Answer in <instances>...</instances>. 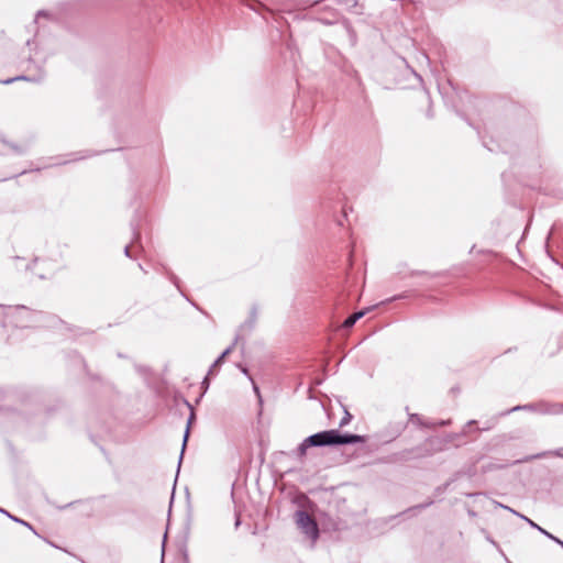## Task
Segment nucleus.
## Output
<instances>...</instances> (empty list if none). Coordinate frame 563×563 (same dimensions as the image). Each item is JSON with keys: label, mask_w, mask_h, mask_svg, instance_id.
<instances>
[{"label": "nucleus", "mask_w": 563, "mask_h": 563, "mask_svg": "<svg viewBox=\"0 0 563 563\" xmlns=\"http://www.w3.org/2000/svg\"><path fill=\"white\" fill-rule=\"evenodd\" d=\"M514 155V166L518 167L520 175L540 183L552 177L551 162L538 137L531 135L521 140Z\"/></svg>", "instance_id": "obj_1"}, {"label": "nucleus", "mask_w": 563, "mask_h": 563, "mask_svg": "<svg viewBox=\"0 0 563 563\" xmlns=\"http://www.w3.org/2000/svg\"><path fill=\"white\" fill-rule=\"evenodd\" d=\"M0 314L3 316L2 327L9 325L18 329H26L35 327L42 322H46L52 327L65 323L55 316H46L41 311H34L25 306H2L0 305Z\"/></svg>", "instance_id": "obj_2"}, {"label": "nucleus", "mask_w": 563, "mask_h": 563, "mask_svg": "<svg viewBox=\"0 0 563 563\" xmlns=\"http://www.w3.org/2000/svg\"><path fill=\"white\" fill-rule=\"evenodd\" d=\"M296 523L298 528L313 542L318 540L320 536L319 526L316 519L306 510L296 511Z\"/></svg>", "instance_id": "obj_3"}, {"label": "nucleus", "mask_w": 563, "mask_h": 563, "mask_svg": "<svg viewBox=\"0 0 563 563\" xmlns=\"http://www.w3.org/2000/svg\"><path fill=\"white\" fill-rule=\"evenodd\" d=\"M258 317V307L253 305L250 309L247 319L239 327L233 343H238L249 336L255 329Z\"/></svg>", "instance_id": "obj_4"}, {"label": "nucleus", "mask_w": 563, "mask_h": 563, "mask_svg": "<svg viewBox=\"0 0 563 563\" xmlns=\"http://www.w3.org/2000/svg\"><path fill=\"white\" fill-rule=\"evenodd\" d=\"M143 218H144L143 212L137 210L130 222V227L132 230L131 244L135 245L141 253H144V246L142 244V232H141Z\"/></svg>", "instance_id": "obj_5"}, {"label": "nucleus", "mask_w": 563, "mask_h": 563, "mask_svg": "<svg viewBox=\"0 0 563 563\" xmlns=\"http://www.w3.org/2000/svg\"><path fill=\"white\" fill-rule=\"evenodd\" d=\"M365 437L354 433H341L334 429V446L364 443Z\"/></svg>", "instance_id": "obj_6"}, {"label": "nucleus", "mask_w": 563, "mask_h": 563, "mask_svg": "<svg viewBox=\"0 0 563 563\" xmlns=\"http://www.w3.org/2000/svg\"><path fill=\"white\" fill-rule=\"evenodd\" d=\"M35 68H36V71L34 74L16 76L13 78L5 79L2 82L4 85H9L16 80H25V81H30V82L40 84L44 80L46 73H45L43 66H35Z\"/></svg>", "instance_id": "obj_7"}, {"label": "nucleus", "mask_w": 563, "mask_h": 563, "mask_svg": "<svg viewBox=\"0 0 563 563\" xmlns=\"http://www.w3.org/2000/svg\"><path fill=\"white\" fill-rule=\"evenodd\" d=\"M538 413L558 416L563 413V402H552L547 400L537 401Z\"/></svg>", "instance_id": "obj_8"}, {"label": "nucleus", "mask_w": 563, "mask_h": 563, "mask_svg": "<svg viewBox=\"0 0 563 563\" xmlns=\"http://www.w3.org/2000/svg\"><path fill=\"white\" fill-rule=\"evenodd\" d=\"M500 507L505 508V509H508L510 510L511 512H514L515 515L519 516L520 518H522L523 520H526L530 527H532L533 529H537L540 533H542L543 536H545L547 538H549L550 540L554 541L556 544H559L562 549H563V541L561 539H559L558 537L553 536L552 533H550L549 531H547L545 529H543L542 527H540L539 525H537L534 521H532L531 519H529L528 517L526 516H522V515H519L517 511L510 509L509 507L507 506H504L501 504H498Z\"/></svg>", "instance_id": "obj_9"}, {"label": "nucleus", "mask_w": 563, "mask_h": 563, "mask_svg": "<svg viewBox=\"0 0 563 563\" xmlns=\"http://www.w3.org/2000/svg\"><path fill=\"white\" fill-rule=\"evenodd\" d=\"M313 437L317 448L334 446V429L317 432Z\"/></svg>", "instance_id": "obj_10"}, {"label": "nucleus", "mask_w": 563, "mask_h": 563, "mask_svg": "<svg viewBox=\"0 0 563 563\" xmlns=\"http://www.w3.org/2000/svg\"><path fill=\"white\" fill-rule=\"evenodd\" d=\"M483 144L490 152L501 151L504 153H511V150L506 140L496 142L493 136L489 141H486V139L483 137Z\"/></svg>", "instance_id": "obj_11"}, {"label": "nucleus", "mask_w": 563, "mask_h": 563, "mask_svg": "<svg viewBox=\"0 0 563 563\" xmlns=\"http://www.w3.org/2000/svg\"><path fill=\"white\" fill-rule=\"evenodd\" d=\"M97 153L96 152H92V151H85V152H75V153H70L68 154V158L65 159V161H58L54 164H52V166H59V165H65L67 163H70V162H77V161H81V159H85L87 157H91V156H95Z\"/></svg>", "instance_id": "obj_12"}, {"label": "nucleus", "mask_w": 563, "mask_h": 563, "mask_svg": "<svg viewBox=\"0 0 563 563\" xmlns=\"http://www.w3.org/2000/svg\"><path fill=\"white\" fill-rule=\"evenodd\" d=\"M234 346L235 343H232L216 358V361L209 367L208 375H217L218 368L222 365L225 357L233 351Z\"/></svg>", "instance_id": "obj_13"}, {"label": "nucleus", "mask_w": 563, "mask_h": 563, "mask_svg": "<svg viewBox=\"0 0 563 563\" xmlns=\"http://www.w3.org/2000/svg\"><path fill=\"white\" fill-rule=\"evenodd\" d=\"M186 404L188 405L190 410H192L191 405L189 402H186ZM194 420H195V413H194V411H191L189 417H188L187 427H186V430H185V433H184L181 452H180L179 460H178V468L181 465V461H183V457H184L185 449H186V445H187V442H188V438H189V433H190V426H191Z\"/></svg>", "instance_id": "obj_14"}, {"label": "nucleus", "mask_w": 563, "mask_h": 563, "mask_svg": "<svg viewBox=\"0 0 563 563\" xmlns=\"http://www.w3.org/2000/svg\"><path fill=\"white\" fill-rule=\"evenodd\" d=\"M373 309V307H369V308H364L360 311H356L352 314H350L342 323V327L344 329H351L357 320H360L361 318H363L368 311H371Z\"/></svg>", "instance_id": "obj_15"}, {"label": "nucleus", "mask_w": 563, "mask_h": 563, "mask_svg": "<svg viewBox=\"0 0 563 563\" xmlns=\"http://www.w3.org/2000/svg\"><path fill=\"white\" fill-rule=\"evenodd\" d=\"M516 411H532V412H537L538 413V405L537 402H530V404H526V405H517L506 411H503L498 415V417H505L511 412H516Z\"/></svg>", "instance_id": "obj_16"}, {"label": "nucleus", "mask_w": 563, "mask_h": 563, "mask_svg": "<svg viewBox=\"0 0 563 563\" xmlns=\"http://www.w3.org/2000/svg\"><path fill=\"white\" fill-rule=\"evenodd\" d=\"M310 448H317V444H316V440H314V437L313 434L307 437L297 448V455L299 457H302L306 455L307 453V450L310 449Z\"/></svg>", "instance_id": "obj_17"}, {"label": "nucleus", "mask_w": 563, "mask_h": 563, "mask_svg": "<svg viewBox=\"0 0 563 563\" xmlns=\"http://www.w3.org/2000/svg\"><path fill=\"white\" fill-rule=\"evenodd\" d=\"M422 448L418 446V448H415V449H411V450H407V451H404L400 453V459L404 460V461H407L410 459L409 455H413L415 457H422V456H427L429 455L428 452L423 453L422 452Z\"/></svg>", "instance_id": "obj_18"}, {"label": "nucleus", "mask_w": 563, "mask_h": 563, "mask_svg": "<svg viewBox=\"0 0 563 563\" xmlns=\"http://www.w3.org/2000/svg\"><path fill=\"white\" fill-rule=\"evenodd\" d=\"M0 514H3L5 515L8 518H10L12 521L16 522V523H20L26 528H29L30 530H32L35 534H37V532L35 531V529L32 527L31 523H29L27 521L21 519V518H18L15 517L14 515H11L9 511H7L5 509L1 508L0 507Z\"/></svg>", "instance_id": "obj_19"}, {"label": "nucleus", "mask_w": 563, "mask_h": 563, "mask_svg": "<svg viewBox=\"0 0 563 563\" xmlns=\"http://www.w3.org/2000/svg\"><path fill=\"white\" fill-rule=\"evenodd\" d=\"M0 514H3L5 515L8 518H10L12 521L16 522V523H20L26 528H29L30 530H32L35 534H37V532L35 531V529L32 527L31 523H29L27 521L21 519V518H18L15 517L14 515H11L9 511H7L5 509L1 508L0 507Z\"/></svg>", "instance_id": "obj_20"}, {"label": "nucleus", "mask_w": 563, "mask_h": 563, "mask_svg": "<svg viewBox=\"0 0 563 563\" xmlns=\"http://www.w3.org/2000/svg\"><path fill=\"white\" fill-rule=\"evenodd\" d=\"M163 268L165 269V275L169 279V282L176 286V288L180 291L183 296H185L180 289L179 278L167 266H163Z\"/></svg>", "instance_id": "obj_21"}, {"label": "nucleus", "mask_w": 563, "mask_h": 563, "mask_svg": "<svg viewBox=\"0 0 563 563\" xmlns=\"http://www.w3.org/2000/svg\"><path fill=\"white\" fill-rule=\"evenodd\" d=\"M475 424H477L476 420L467 421L465 423V426L463 427L462 431L460 433L450 435V439L453 440V439L459 438V437H466V435H468V433L471 432V427L475 426Z\"/></svg>", "instance_id": "obj_22"}, {"label": "nucleus", "mask_w": 563, "mask_h": 563, "mask_svg": "<svg viewBox=\"0 0 563 563\" xmlns=\"http://www.w3.org/2000/svg\"><path fill=\"white\" fill-rule=\"evenodd\" d=\"M434 504V500L433 499H428L426 503H422V504H419V505H416L413 507H410L406 510V512H410V511H417V510H423L428 507H430L431 505Z\"/></svg>", "instance_id": "obj_23"}, {"label": "nucleus", "mask_w": 563, "mask_h": 563, "mask_svg": "<svg viewBox=\"0 0 563 563\" xmlns=\"http://www.w3.org/2000/svg\"><path fill=\"white\" fill-rule=\"evenodd\" d=\"M545 455H547V453L542 452V453H538V454H534V455H531V456H526L523 459L517 460L515 463H523V462H528V461H531V460H534V459H541V457H543Z\"/></svg>", "instance_id": "obj_24"}, {"label": "nucleus", "mask_w": 563, "mask_h": 563, "mask_svg": "<svg viewBox=\"0 0 563 563\" xmlns=\"http://www.w3.org/2000/svg\"><path fill=\"white\" fill-rule=\"evenodd\" d=\"M409 421H411L412 423H416L419 427H421L422 422H423L421 416L418 413H409Z\"/></svg>", "instance_id": "obj_25"}, {"label": "nucleus", "mask_w": 563, "mask_h": 563, "mask_svg": "<svg viewBox=\"0 0 563 563\" xmlns=\"http://www.w3.org/2000/svg\"><path fill=\"white\" fill-rule=\"evenodd\" d=\"M351 420H352V415L345 409L344 416L340 421V427L342 428V427L349 424L351 422Z\"/></svg>", "instance_id": "obj_26"}, {"label": "nucleus", "mask_w": 563, "mask_h": 563, "mask_svg": "<svg viewBox=\"0 0 563 563\" xmlns=\"http://www.w3.org/2000/svg\"><path fill=\"white\" fill-rule=\"evenodd\" d=\"M449 485H450V483L448 482V483H444V484H442V485L438 486V487L434 489V494H435L437 496H439V495L443 494V493L448 489Z\"/></svg>", "instance_id": "obj_27"}, {"label": "nucleus", "mask_w": 563, "mask_h": 563, "mask_svg": "<svg viewBox=\"0 0 563 563\" xmlns=\"http://www.w3.org/2000/svg\"><path fill=\"white\" fill-rule=\"evenodd\" d=\"M251 383H252V386H253V390H254V393L256 394V396L258 398V402H260V405H262L263 400H262V396H261V393H260V388H258L257 384L254 382L253 378H252Z\"/></svg>", "instance_id": "obj_28"}, {"label": "nucleus", "mask_w": 563, "mask_h": 563, "mask_svg": "<svg viewBox=\"0 0 563 563\" xmlns=\"http://www.w3.org/2000/svg\"><path fill=\"white\" fill-rule=\"evenodd\" d=\"M238 367L240 368V371L250 379L252 380V375L250 374V371L246 366L242 365V364H238Z\"/></svg>", "instance_id": "obj_29"}, {"label": "nucleus", "mask_w": 563, "mask_h": 563, "mask_svg": "<svg viewBox=\"0 0 563 563\" xmlns=\"http://www.w3.org/2000/svg\"><path fill=\"white\" fill-rule=\"evenodd\" d=\"M211 376H212V375H208V374H207V376L203 378V380H202V383H201V387L203 388V393H206V391H207V389L209 388V384H210V380H209V379H210V377H211Z\"/></svg>", "instance_id": "obj_30"}, {"label": "nucleus", "mask_w": 563, "mask_h": 563, "mask_svg": "<svg viewBox=\"0 0 563 563\" xmlns=\"http://www.w3.org/2000/svg\"><path fill=\"white\" fill-rule=\"evenodd\" d=\"M406 298H408V294L402 292V294L396 295V296L387 299L386 302H390V301L398 300V299H406Z\"/></svg>", "instance_id": "obj_31"}, {"label": "nucleus", "mask_w": 563, "mask_h": 563, "mask_svg": "<svg viewBox=\"0 0 563 563\" xmlns=\"http://www.w3.org/2000/svg\"><path fill=\"white\" fill-rule=\"evenodd\" d=\"M421 428L435 429L437 421H427V422L423 421Z\"/></svg>", "instance_id": "obj_32"}, {"label": "nucleus", "mask_w": 563, "mask_h": 563, "mask_svg": "<svg viewBox=\"0 0 563 563\" xmlns=\"http://www.w3.org/2000/svg\"><path fill=\"white\" fill-rule=\"evenodd\" d=\"M123 253L126 257H129L131 260L135 258L131 252V244L125 245Z\"/></svg>", "instance_id": "obj_33"}, {"label": "nucleus", "mask_w": 563, "mask_h": 563, "mask_svg": "<svg viewBox=\"0 0 563 563\" xmlns=\"http://www.w3.org/2000/svg\"><path fill=\"white\" fill-rule=\"evenodd\" d=\"M241 515L240 512H235V521H234V528L238 529L241 526Z\"/></svg>", "instance_id": "obj_34"}, {"label": "nucleus", "mask_w": 563, "mask_h": 563, "mask_svg": "<svg viewBox=\"0 0 563 563\" xmlns=\"http://www.w3.org/2000/svg\"><path fill=\"white\" fill-rule=\"evenodd\" d=\"M451 423V420L448 419V420H438L437 421V428L438 427H445V426H449Z\"/></svg>", "instance_id": "obj_35"}, {"label": "nucleus", "mask_w": 563, "mask_h": 563, "mask_svg": "<svg viewBox=\"0 0 563 563\" xmlns=\"http://www.w3.org/2000/svg\"><path fill=\"white\" fill-rule=\"evenodd\" d=\"M10 146H11V148H12L16 154H23V153L25 152V151H24L22 147H20L19 145H13V144H12V145H10Z\"/></svg>", "instance_id": "obj_36"}, {"label": "nucleus", "mask_w": 563, "mask_h": 563, "mask_svg": "<svg viewBox=\"0 0 563 563\" xmlns=\"http://www.w3.org/2000/svg\"><path fill=\"white\" fill-rule=\"evenodd\" d=\"M164 264H157L154 268L157 273H162L165 275V269L163 268Z\"/></svg>", "instance_id": "obj_37"}, {"label": "nucleus", "mask_w": 563, "mask_h": 563, "mask_svg": "<svg viewBox=\"0 0 563 563\" xmlns=\"http://www.w3.org/2000/svg\"><path fill=\"white\" fill-rule=\"evenodd\" d=\"M183 560H184V563H190L189 555L186 550L183 552Z\"/></svg>", "instance_id": "obj_38"}, {"label": "nucleus", "mask_w": 563, "mask_h": 563, "mask_svg": "<svg viewBox=\"0 0 563 563\" xmlns=\"http://www.w3.org/2000/svg\"><path fill=\"white\" fill-rule=\"evenodd\" d=\"M499 466L497 465H494V464H489V465H486L484 466V471H490V470H495V468H498Z\"/></svg>", "instance_id": "obj_39"}, {"label": "nucleus", "mask_w": 563, "mask_h": 563, "mask_svg": "<svg viewBox=\"0 0 563 563\" xmlns=\"http://www.w3.org/2000/svg\"><path fill=\"white\" fill-rule=\"evenodd\" d=\"M46 14H47V13H46L45 11L40 10V11L37 12V14H36V18L44 16V15H46Z\"/></svg>", "instance_id": "obj_40"}, {"label": "nucleus", "mask_w": 563, "mask_h": 563, "mask_svg": "<svg viewBox=\"0 0 563 563\" xmlns=\"http://www.w3.org/2000/svg\"><path fill=\"white\" fill-rule=\"evenodd\" d=\"M410 70L419 79V81H422V78H421V76L419 74H417L412 68H410Z\"/></svg>", "instance_id": "obj_41"}, {"label": "nucleus", "mask_w": 563, "mask_h": 563, "mask_svg": "<svg viewBox=\"0 0 563 563\" xmlns=\"http://www.w3.org/2000/svg\"><path fill=\"white\" fill-rule=\"evenodd\" d=\"M554 455L563 457V454L561 453V449L553 452Z\"/></svg>", "instance_id": "obj_42"}, {"label": "nucleus", "mask_w": 563, "mask_h": 563, "mask_svg": "<svg viewBox=\"0 0 563 563\" xmlns=\"http://www.w3.org/2000/svg\"><path fill=\"white\" fill-rule=\"evenodd\" d=\"M137 266L144 274H147V271L143 267L142 264L139 263Z\"/></svg>", "instance_id": "obj_43"}, {"label": "nucleus", "mask_w": 563, "mask_h": 563, "mask_svg": "<svg viewBox=\"0 0 563 563\" xmlns=\"http://www.w3.org/2000/svg\"><path fill=\"white\" fill-rule=\"evenodd\" d=\"M165 539H166V537L164 538L163 547H162V555H163V556H164V551H165Z\"/></svg>", "instance_id": "obj_44"}, {"label": "nucleus", "mask_w": 563, "mask_h": 563, "mask_svg": "<svg viewBox=\"0 0 563 563\" xmlns=\"http://www.w3.org/2000/svg\"><path fill=\"white\" fill-rule=\"evenodd\" d=\"M490 428H492L490 426H487V427H484L482 430H483V431H487V430H489ZM477 430L479 431L481 429H477Z\"/></svg>", "instance_id": "obj_45"}, {"label": "nucleus", "mask_w": 563, "mask_h": 563, "mask_svg": "<svg viewBox=\"0 0 563 563\" xmlns=\"http://www.w3.org/2000/svg\"><path fill=\"white\" fill-rule=\"evenodd\" d=\"M25 173H26V170H22L21 173H19V175H22V174H25ZM15 176H18V174Z\"/></svg>", "instance_id": "obj_46"}, {"label": "nucleus", "mask_w": 563, "mask_h": 563, "mask_svg": "<svg viewBox=\"0 0 563 563\" xmlns=\"http://www.w3.org/2000/svg\"><path fill=\"white\" fill-rule=\"evenodd\" d=\"M475 250V245L472 246L470 253H472Z\"/></svg>", "instance_id": "obj_47"}, {"label": "nucleus", "mask_w": 563, "mask_h": 563, "mask_svg": "<svg viewBox=\"0 0 563 563\" xmlns=\"http://www.w3.org/2000/svg\"><path fill=\"white\" fill-rule=\"evenodd\" d=\"M561 198L563 199V191L561 192Z\"/></svg>", "instance_id": "obj_48"}]
</instances>
